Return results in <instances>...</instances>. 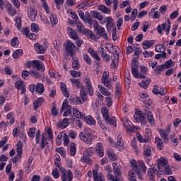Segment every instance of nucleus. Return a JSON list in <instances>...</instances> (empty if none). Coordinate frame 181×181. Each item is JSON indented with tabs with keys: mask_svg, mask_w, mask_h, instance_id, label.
I'll list each match as a JSON object with an SVG mask.
<instances>
[{
	"mask_svg": "<svg viewBox=\"0 0 181 181\" xmlns=\"http://www.w3.org/2000/svg\"><path fill=\"white\" fill-rule=\"evenodd\" d=\"M112 166L113 168V175L107 173V177L110 180L119 181L121 179V165L117 164V163H112Z\"/></svg>",
	"mask_w": 181,
	"mask_h": 181,
	"instance_id": "obj_1",
	"label": "nucleus"
},
{
	"mask_svg": "<svg viewBox=\"0 0 181 181\" xmlns=\"http://www.w3.org/2000/svg\"><path fill=\"white\" fill-rule=\"evenodd\" d=\"M129 163L131 165V167L132 168V170H134L135 172L138 170L142 169L144 173H146V166H145V163L144 161L140 160L137 162L136 160H131L129 161Z\"/></svg>",
	"mask_w": 181,
	"mask_h": 181,
	"instance_id": "obj_2",
	"label": "nucleus"
},
{
	"mask_svg": "<svg viewBox=\"0 0 181 181\" xmlns=\"http://www.w3.org/2000/svg\"><path fill=\"white\" fill-rule=\"evenodd\" d=\"M93 28L94 30H97V33L99 36H101L103 39H108V35L107 34V31H105V28L98 24V21H93Z\"/></svg>",
	"mask_w": 181,
	"mask_h": 181,
	"instance_id": "obj_3",
	"label": "nucleus"
},
{
	"mask_svg": "<svg viewBox=\"0 0 181 181\" xmlns=\"http://www.w3.org/2000/svg\"><path fill=\"white\" fill-rule=\"evenodd\" d=\"M61 172L62 181H71L73 180V172L71 170H66L63 167H59Z\"/></svg>",
	"mask_w": 181,
	"mask_h": 181,
	"instance_id": "obj_4",
	"label": "nucleus"
},
{
	"mask_svg": "<svg viewBox=\"0 0 181 181\" xmlns=\"http://www.w3.org/2000/svg\"><path fill=\"white\" fill-rule=\"evenodd\" d=\"M65 50L66 51L67 56L73 57L74 53H76V50H77V47H76V44L73 43L71 40H68L65 45Z\"/></svg>",
	"mask_w": 181,
	"mask_h": 181,
	"instance_id": "obj_5",
	"label": "nucleus"
},
{
	"mask_svg": "<svg viewBox=\"0 0 181 181\" xmlns=\"http://www.w3.org/2000/svg\"><path fill=\"white\" fill-rule=\"evenodd\" d=\"M84 84L85 87L88 93V95L90 97H93L94 95V88H93V84H91V80L88 77H85L84 78Z\"/></svg>",
	"mask_w": 181,
	"mask_h": 181,
	"instance_id": "obj_6",
	"label": "nucleus"
},
{
	"mask_svg": "<svg viewBox=\"0 0 181 181\" xmlns=\"http://www.w3.org/2000/svg\"><path fill=\"white\" fill-rule=\"evenodd\" d=\"M79 137L81 141H83V142H86V144H88V145L93 143V135L88 132H81Z\"/></svg>",
	"mask_w": 181,
	"mask_h": 181,
	"instance_id": "obj_7",
	"label": "nucleus"
},
{
	"mask_svg": "<svg viewBox=\"0 0 181 181\" xmlns=\"http://www.w3.org/2000/svg\"><path fill=\"white\" fill-rule=\"evenodd\" d=\"M112 146L113 147H115L116 149H118L120 152H122V151H124V141L122 140V136H121V134H119L117 136V142L113 143Z\"/></svg>",
	"mask_w": 181,
	"mask_h": 181,
	"instance_id": "obj_8",
	"label": "nucleus"
},
{
	"mask_svg": "<svg viewBox=\"0 0 181 181\" xmlns=\"http://www.w3.org/2000/svg\"><path fill=\"white\" fill-rule=\"evenodd\" d=\"M148 73V68L144 66H140V71L137 70V72L134 76L135 78H145L146 74Z\"/></svg>",
	"mask_w": 181,
	"mask_h": 181,
	"instance_id": "obj_9",
	"label": "nucleus"
},
{
	"mask_svg": "<svg viewBox=\"0 0 181 181\" xmlns=\"http://www.w3.org/2000/svg\"><path fill=\"white\" fill-rule=\"evenodd\" d=\"M109 77H110V75L107 74L106 71H104V74L101 78V83L104 84L105 87H107L109 90H112V85L111 84V82L110 81V80H108Z\"/></svg>",
	"mask_w": 181,
	"mask_h": 181,
	"instance_id": "obj_10",
	"label": "nucleus"
},
{
	"mask_svg": "<svg viewBox=\"0 0 181 181\" xmlns=\"http://www.w3.org/2000/svg\"><path fill=\"white\" fill-rule=\"evenodd\" d=\"M168 160L163 158H161L158 160L157 163V168L158 172H165V168L168 166Z\"/></svg>",
	"mask_w": 181,
	"mask_h": 181,
	"instance_id": "obj_11",
	"label": "nucleus"
},
{
	"mask_svg": "<svg viewBox=\"0 0 181 181\" xmlns=\"http://www.w3.org/2000/svg\"><path fill=\"white\" fill-rule=\"evenodd\" d=\"M134 118L136 122H141L143 125H146V120H145V116L142 115L141 111L136 112L134 115Z\"/></svg>",
	"mask_w": 181,
	"mask_h": 181,
	"instance_id": "obj_12",
	"label": "nucleus"
},
{
	"mask_svg": "<svg viewBox=\"0 0 181 181\" xmlns=\"http://www.w3.org/2000/svg\"><path fill=\"white\" fill-rule=\"evenodd\" d=\"M93 176L94 181H105V178L104 177V174L102 173H99L97 170H94L93 171Z\"/></svg>",
	"mask_w": 181,
	"mask_h": 181,
	"instance_id": "obj_13",
	"label": "nucleus"
},
{
	"mask_svg": "<svg viewBox=\"0 0 181 181\" xmlns=\"http://www.w3.org/2000/svg\"><path fill=\"white\" fill-rule=\"evenodd\" d=\"M112 47L114 52H115V54H113V57L112 59V64H114V66H116L118 64V59L119 58V55H118V53H117L118 50H119V47L117 46L114 47L113 45H112Z\"/></svg>",
	"mask_w": 181,
	"mask_h": 181,
	"instance_id": "obj_14",
	"label": "nucleus"
},
{
	"mask_svg": "<svg viewBox=\"0 0 181 181\" xmlns=\"http://www.w3.org/2000/svg\"><path fill=\"white\" fill-rule=\"evenodd\" d=\"M92 16L95 19H98L100 25H104L105 23V20H104V16L101 15L100 13H98L97 11H92Z\"/></svg>",
	"mask_w": 181,
	"mask_h": 181,
	"instance_id": "obj_15",
	"label": "nucleus"
},
{
	"mask_svg": "<svg viewBox=\"0 0 181 181\" xmlns=\"http://www.w3.org/2000/svg\"><path fill=\"white\" fill-rule=\"evenodd\" d=\"M82 33H83L86 37L91 39V40H97V35H95L94 33L88 28H86L84 32Z\"/></svg>",
	"mask_w": 181,
	"mask_h": 181,
	"instance_id": "obj_16",
	"label": "nucleus"
},
{
	"mask_svg": "<svg viewBox=\"0 0 181 181\" xmlns=\"http://www.w3.org/2000/svg\"><path fill=\"white\" fill-rule=\"evenodd\" d=\"M96 153L99 158H103L104 156V147L103 146V143H98L95 146Z\"/></svg>",
	"mask_w": 181,
	"mask_h": 181,
	"instance_id": "obj_17",
	"label": "nucleus"
},
{
	"mask_svg": "<svg viewBox=\"0 0 181 181\" xmlns=\"http://www.w3.org/2000/svg\"><path fill=\"white\" fill-rule=\"evenodd\" d=\"M67 33L71 39H73L74 40L78 39V34H77V32H76L74 29L71 28V27L67 28Z\"/></svg>",
	"mask_w": 181,
	"mask_h": 181,
	"instance_id": "obj_18",
	"label": "nucleus"
},
{
	"mask_svg": "<svg viewBox=\"0 0 181 181\" xmlns=\"http://www.w3.org/2000/svg\"><path fill=\"white\" fill-rule=\"evenodd\" d=\"M153 94L158 95L159 94L160 95H165V94H166V93H168V90L166 89V88L162 86L160 88H154L153 89Z\"/></svg>",
	"mask_w": 181,
	"mask_h": 181,
	"instance_id": "obj_19",
	"label": "nucleus"
},
{
	"mask_svg": "<svg viewBox=\"0 0 181 181\" xmlns=\"http://www.w3.org/2000/svg\"><path fill=\"white\" fill-rule=\"evenodd\" d=\"M33 69H36L38 71H45V70H46L45 64H43L40 60H35Z\"/></svg>",
	"mask_w": 181,
	"mask_h": 181,
	"instance_id": "obj_20",
	"label": "nucleus"
},
{
	"mask_svg": "<svg viewBox=\"0 0 181 181\" xmlns=\"http://www.w3.org/2000/svg\"><path fill=\"white\" fill-rule=\"evenodd\" d=\"M136 136L137 141H139L140 144H142L144 142L148 144V142H150L151 141V137H149V136H148L146 138H144V136H142V134L141 133H136Z\"/></svg>",
	"mask_w": 181,
	"mask_h": 181,
	"instance_id": "obj_21",
	"label": "nucleus"
},
{
	"mask_svg": "<svg viewBox=\"0 0 181 181\" xmlns=\"http://www.w3.org/2000/svg\"><path fill=\"white\" fill-rule=\"evenodd\" d=\"M106 153L110 160H112L113 162L117 160V155H115V153H114V150L112 148H108L106 151Z\"/></svg>",
	"mask_w": 181,
	"mask_h": 181,
	"instance_id": "obj_22",
	"label": "nucleus"
},
{
	"mask_svg": "<svg viewBox=\"0 0 181 181\" xmlns=\"http://www.w3.org/2000/svg\"><path fill=\"white\" fill-rule=\"evenodd\" d=\"M72 112H73L74 117H76V118L83 119L84 118V117H86V115H84V113L80 112V110H78V108L73 107Z\"/></svg>",
	"mask_w": 181,
	"mask_h": 181,
	"instance_id": "obj_23",
	"label": "nucleus"
},
{
	"mask_svg": "<svg viewBox=\"0 0 181 181\" xmlns=\"http://www.w3.org/2000/svg\"><path fill=\"white\" fill-rule=\"evenodd\" d=\"M160 135L162 139H163L165 144H168V142H169V132L165 129H160Z\"/></svg>",
	"mask_w": 181,
	"mask_h": 181,
	"instance_id": "obj_24",
	"label": "nucleus"
},
{
	"mask_svg": "<svg viewBox=\"0 0 181 181\" xmlns=\"http://www.w3.org/2000/svg\"><path fill=\"white\" fill-rule=\"evenodd\" d=\"M28 13V18H30V21H31L32 22H35V21H36V16H37V11L33 8H30Z\"/></svg>",
	"mask_w": 181,
	"mask_h": 181,
	"instance_id": "obj_25",
	"label": "nucleus"
},
{
	"mask_svg": "<svg viewBox=\"0 0 181 181\" xmlns=\"http://www.w3.org/2000/svg\"><path fill=\"white\" fill-rule=\"evenodd\" d=\"M155 44V41L153 40H144L142 42L143 49L144 50H146L148 49H151L152 47V45Z\"/></svg>",
	"mask_w": 181,
	"mask_h": 181,
	"instance_id": "obj_26",
	"label": "nucleus"
},
{
	"mask_svg": "<svg viewBox=\"0 0 181 181\" xmlns=\"http://www.w3.org/2000/svg\"><path fill=\"white\" fill-rule=\"evenodd\" d=\"M69 80L74 87H76L78 89L83 88V83H81V81L80 80L77 78H71Z\"/></svg>",
	"mask_w": 181,
	"mask_h": 181,
	"instance_id": "obj_27",
	"label": "nucleus"
},
{
	"mask_svg": "<svg viewBox=\"0 0 181 181\" xmlns=\"http://www.w3.org/2000/svg\"><path fill=\"white\" fill-rule=\"evenodd\" d=\"M81 104L87 101V92L86 91V87L83 86L80 90Z\"/></svg>",
	"mask_w": 181,
	"mask_h": 181,
	"instance_id": "obj_28",
	"label": "nucleus"
},
{
	"mask_svg": "<svg viewBox=\"0 0 181 181\" xmlns=\"http://www.w3.org/2000/svg\"><path fill=\"white\" fill-rule=\"evenodd\" d=\"M104 121L106 122V124L112 125V127H115V128L117 127V118H115V117L109 116V117L105 119Z\"/></svg>",
	"mask_w": 181,
	"mask_h": 181,
	"instance_id": "obj_29",
	"label": "nucleus"
},
{
	"mask_svg": "<svg viewBox=\"0 0 181 181\" xmlns=\"http://www.w3.org/2000/svg\"><path fill=\"white\" fill-rule=\"evenodd\" d=\"M88 52L90 54V56L93 57V59H95V60H97V62H100L101 60V58H100V56H98L97 51L94 50V49L89 48L88 49Z\"/></svg>",
	"mask_w": 181,
	"mask_h": 181,
	"instance_id": "obj_30",
	"label": "nucleus"
},
{
	"mask_svg": "<svg viewBox=\"0 0 181 181\" xmlns=\"http://www.w3.org/2000/svg\"><path fill=\"white\" fill-rule=\"evenodd\" d=\"M60 86H61V90L64 95L66 97V98H69V97H70V93H69V88H67V86H66V83L63 82L60 83Z\"/></svg>",
	"mask_w": 181,
	"mask_h": 181,
	"instance_id": "obj_31",
	"label": "nucleus"
},
{
	"mask_svg": "<svg viewBox=\"0 0 181 181\" xmlns=\"http://www.w3.org/2000/svg\"><path fill=\"white\" fill-rule=\"evenodd\" d=\"M83 119H85V122L88 124V125H95V124H97L95 119H93V116L91 115H88L86 117L84 116Z\"/></svg>",
	"mask_w": 181,
	"mask_h": 181,
	"instance_id": "obj_32",
	"label": "nucleus"
},
{
	"mask_svg": "<svg viewBox=\"0 0 181 181\" xmlns=\"http://www.w3.org/2000/svg\"><path fill=\"white\" fill-rule=\"evenodd\" d=\"M43 101H45V99L42 97L38 98L36 100H35L33 103L34 110H37V108H39V107L43 104Z\"/></svg>",
	"mask_w": 181,
	"mask_h": 181,
	"instance_id": "obj_33",
	"label": "nucleus"
},
{
	"mask_svg": "<svg viewBox=\"0 0 181 181\" xmlns=\"http://www.w3.org/2000/svg\"><path fill=\"white\" fill-rule=\"evenodd\" d=\"M98 88L103 95H105L106 97L111 95V93L109 92L108 89L105 88L103 85H98Z\"/></svg>",
	"mask_w": 181,
	"mask_h": 181,
	"instance_id": "obj_34",
	"label": "nucleus"
},
{
	"mask_svg": "<svg viewBox=\"0 0 181 181\" xmlns=\"http://www.w3.org/2000/svg\"><path fill=\"white\" fill-rule=\"evenodd\" d=\"M34 47L37 53L43 54L46 52V47L39 43L35 44Z\"/></svg>",
	"mask_w": 181,
	"mask_h": 181,
	"instance_id": "obj_35",
	"label": "nucleus"
},
{
	"mask_svg": "<svg viewBox=\"0 0 181 181\" xmlns=\"http://www.w3.org/2000/svg\"><path fill=\"white\" fill-rule=\"evenodd\" d=\"M35 91H37L40 94L45 93V85L42 83H38L35 85Z\"/></svg>",
	"mask_w": 181,
	"mask_h": 181,
	"instance_id": "obj_36",
	"label": "nucleus"
},
{
	"mask_svg": "<svg viewBox=\"0 0 181 181\" xmlns=\"http://www.w3.org/2000/svg\"><path fill=\"white\" fill-rule=\"evenodd\" d=\"M147 119L151 127H155V119L153 118V115L152 114V112H147Z\"/></svg>",
	"mask_w": 181,
	"mask_h": 181,
	"instance_id": "obj_37",
	"label": "nucleus"
},
{
	"mask_svg": "<svg viewBox=\"0 0 181 181\" xmlns=\"http://www.w3.org/2000/svg\"><path fill=\"white\" fill-rule=\"evenodd\" d=\"M101 114L103 117L104 120L107 119L110 116V111L108 110V108L107 107H103L101 108Z\"/></svg>",
	"mask_w": 181,
	"mask_h": 181,
	"instance_id": "obj_38",
	"label": "nucleus"
},
{
	"mask_svg": "<svg viewBox=\"0 0 181 181\" xmlns=\"http://www.w3.org/2000/svg\"><path fill=\"white\" fill-rule=\"evenodd\" d=\"M69 101L71 104H74V105H78L81 104V98H76L74 96H71L69 98Z\"/></svg>",
	"mask_w": 181,
	"mask_h": 181,
	"instance_id": "obj_39",
	"label": "nucleus"
},
{
	"mask_svg": "<svg viewBox=\"0 0 181 181\" xmlns=\"http://www.w3.org/2000/svg\"><path fill=\"white\" fill-rule=\"evenodd\" d=\"M135 170H129L128 172V180L129 181H136V176H135Z\"/></svg>",
	"mask_w": 181,
	"mask_h": 181,
	"instance_id": "obj_40",
	"label": "nucleus"
},
{
	"mask_svg": "<svg viewBox=\"0 0 181 181\" xmlns=\"http://www.w3.org/2000/svg\"><path fill=\"white\" fill-rule=\"evenodd\" d=\"M77 145L75 143H71L70 144V155L71 156H74L76 155V152H77Z\"/></svg>",
	"mask_w": 181,
	"mask_h": 181,
	"instance_id": "obj_41",
	"label": "nucleus"
},
{
	"mask_svg": "<svg viewBox=\"0 0 181 181\" xmlns=\"http://www.w3.org/2000/svg\"><path fill=\"white\" fill-rule=\"evenodd\" d=\"M15 86L17 90H21V88H23L25 87V83L23 81L21 80L20 78H17L15 83Z\"/></svg>",
	"mask_w": 181,
	"mask_h": 181,
	"instance_id": "obj_42",
	"label": "nucleus"
},
{
	"mask_svg": "<svg viewBox=\"0 0 181 181\" xmlns=\"http://www.w3.org/2000/svg\"><path fill=\"white\" fill-rule=\"evenodd\" d=\"M85 21H87L88 25L91 26V25H94V21H93V17L88 11L86 12Z\"/></svg>",
	"mask_w": 181,
	"mask_h": 181,
	"instance_id": "obj_43",
	"label": "nucleus"
},
{
	"mask_svg": "<svg viewBox=\"0 0 181 181\" xmlns=\"http://www.w3.org/2000/svg\"><path fill=\"white\" fill-rule=\"evenodd\" d=\"M165 70H166L165 68V65L161 64L156 66L154 72L156 73V74H160L162 71H165Z\"/></svg>",
	"mask_w": 181,
	"mask_h": 181,
	"instance_id": "obj_44",
	"label": "nucleus"
},
{
	"mask_svg": "<svg viewBox=\"0 0 181 181\" xmlns=\"http://www.w3.org/2000/svg\"><path fill=\"white\" fill-rule=\"evenodd\" d=\"M49 19L51 21L52 26H56L57 25L59 20L57 19V16H54V14L49 15Z\"/></svg>",
	"mask_w": 181,
	"mask_h": 181,
	"instance_id": "obj_45",
	"label": "nucleus"
},
{
	"mask_svg": "<svg viewBox=\"0 0 181 181\" xmlns=\"http://www.w3.org/2000/svg\"><path fill=\"white\" fill-rule=\"evenodd\" d=\"M155 140L156 144L157 145V148L160 149V151H162V149H163V141L159 137H156Z\"/></svg>",
	"mask_w": 181,
	"mask_h": 181,
	"instance_id": "obj_46",
	"label": "nucleus"
},
{
	"mask_svg": "<svg viewBox=\"0 0 181 181\" xmlns=\"http://www.w3.org/2000/svg\"><path fill=\"white\" fill-rule=\"evenodd\" d=\"M98 11H100V12H103V13H110L111 12V10L108 8V7L101 5L98 6Z\"/></svg>",
	"mask_w": 181,
	"mask_h": 181,
	"instance_id": "obj_47",
	"label": "nucleus"
},
{
	"mask_svg": "<svg viewBox=\"0 0 181 181\" xmlns=\"http://www.w3.org/2000/svg\"><path fill=\"white\" fill-rule=\"evenodd\" d=\"M98 124L103 131H107V129H108V127H107V124H105L104 120H101L100 117L98 119Z\"/></svg>",
	"mask_w": 181,
	"mask_h": 181,
	"instance_id": "obj_48",
	"label": "nucleus"
},
{
	"mask_svg": "<svg viewBox=\"0 0 181 181\" xmlns=\"http://www.w3.org/2000/svg\"><path fill=\"white\" fill-rule=\"evenodd\" d=\"M23 54V50L22 49H16L13 53V59H19L21 56Z\"/></svg>",
	"mask_w": 181,
	"mask_h": 181,
	"instance_id": "obj_49",
	"label": "nucleus"
},
{
	"mask_svg": "<svg viewBox=\"0 0 181 181\" xmlns=\"http://www.w3.org/2000/svg\"><path fill=\"white\" fill-rule=\"evenodd\" d=\"M76 26L81 33H83L84 30L86 29V28H84V25H83L81 22H76Z\"/></svg>",
	"mask_w": 181,
	"mask_h": 181,
	"instance_id": "obj_50",
	"label": "nucleus"
},
{
	"mask_svg": "<svg viewBox=\"0 0 181 181\" xmlns=\"http://www.w3.org/2000/svg\"><path fill=\"white\" fill-rule=\"evenodd\" d=\"M105 21L106 22L107 29H111L112 28V18L111 17H107Z\"/></svg>",
	"mask_w": 181,
	"mask_h": 181,
	"instance_id": "obj_51",
	"label": "nucleus"
},
{
	"mask_svg": "<svg viewBox=\"0 0 181 181\" xmlns=\"http://www.w3.org/2000/svg\"><path fill=\"white\" fill-rule=\"evenodd\" d=\"M156 52H165V50H166V47H165L162 44H158L156 46Z\"/></svg>",
	"mask_w": 181,
	"mask_h": 181,
	"instance_id": "obj_52",
	"label": "nucleus"
},
{
	"mask_svg": "<svg viewBox=\"0 0 181 181\" xmlns=\"http://www.w3.org/2000/svg\"><path fill=\"white\" fill-rule=\"evenodd\" d=\"M7 9L8 10V13L11 16H15V15H16V9L12 8V5L8 4L7 6Z\"/></svg>",
	"mask_w": 181,
	"mask_h": 181,
	"instance_id": "obj_53",
	"label": "nucleus"
},
{
	"mask_svg": "<svg viewBox=\"0 0 181 181\" xmlns=\"http://www.w3.org/2000/svg\"><path fill=\"white\" fill-rule=\"evenodd\" d=\"M155 170H153V168L148 169V175L151 180H153V179H155Z\"/></svg>",
	"mask_w": 181,
	"mask_h": 181,
	"instance_id": "obj_54",
	"label": "nucleus"
},
{
	"mask_svg": "<svg viewBox=\"0 0 181 181\" xmlns=\"http://www.w3.org/2000/svg\"><path fill=\"white\" fill-rule=\"evenodd\" d=\"M160 173H163V175H172L173 171L170 165H167V167L164 168V171H162Z\"/></svg>",
	"mask_w": 181,
	"mask_h": 181,
	"instance_id": "obj_55",
	"label": "nucleus"
},
{
	"mask_svg": "<svg viewBox=\"0 0 181 181\" xmlns=\"http://www.w3.org/2000/svg\"><path fill=\"white\" fill-rule=\"evenodd\" d=\"M144 155L149 158L151 156V146H146L144 150Z\"/></svg>",
	"mask_w": 181,
	"mask_h": 181,
	"instance_id": "obj_56",
	"label": "nucleus"
},
{
	"mask_svg": "<svg viewBox=\"0 0 181 181\" xmlns=\"http://www.w3.org/2000/svg\"><path fill=\"white\" fill-rule=\"evenodd\" d=\"M138 72V63H132V73L133 76Z\"/></svg>",
	"mask_w": 181,
	"mask_h": 181,
	"instance_id": "obj_57",
	"label": "nucleus"
},
{
	"mask_svg": "<svg viewBox=\"0 0 181 181\" xmlns=\"http://www.w3.org/2000/svg\"><path fill=\"white\" fill-rule=\"evenodd\" d=\"M12 47H18L19 46V40L18 37H14L11 42Z\"/></svg>",
	"mask_w": 181,
	"mask_h": 181,
	"instance_id": "obj_58",
	"label": "nucleus"
},
{
	"mask_svg": "<svg viewBox=\"0 0 181 181\" xmlns=\"http://www.w3.org/2000/svg\"><path fill=\"white\" fill-rule=\"evenodd\" d=\"M6 118L10 119V124H15V118L13 117V112H11L6 115Z\"/></svg>",
	"mask_w": 181,
	"mask_h": 181,
	"instance_id": "obj_59",
	"label": "nucleus"
},
{
	"mask_svg": "<svg viewBox=\"0 0 181 181\" xmlns=\"http://www.w3.org/2000/svg\"><path fill=\"white\" fill-rule=\"evenodd\" d=\"M30 76L34 78H40L41 77L40 73L37 71H30Z\"/></svg>",
	"mask_w": 181,
	"mask_h": 181,
	"instance_id": "obj_60",
	"label": "nucleus"
},
{
	"mask_svg": "<svg viewBox=\"0 0 181 181\" xmlns=\"http://www.w3.org/2000/svg\"><path fill=\"white\" fill-rule=\"evenodd\" d=\"M23 144L22 143V141H19L17 143L16 145V153H22V146H23Z\"/></svg>",
	"mask_w": 181,
	"mask_h": 181,
	"instance_id": "obj_61",
	"label": "nucleus"
},
{
	"mask_svg": "<svg viewBox=\"0 0 181 181\" xmlns=\"http://www.w3.org/2000/svg\"><path fill=\"white\" fill-rule=\"evenodd\" d=\"M83 156L86 158H90V156H93V151L91 148H88L84 151Z\"/></svg>",
	"mask_w": 181,
	"mask_h": 181,
	"instance_id": "obj_62",
	"label": "nucleus"
},
{
	"mask_svg": "<svg viewBox=\"0 0 181 181\" xmlns=\"http://www.w3.org/2000/svg\"><path fill=\"white\" fill-rule=\"evenodd\" d=\"M31 30H32V32L37 33V32H39V25L35 23H31Z\"/></svg>",
	"mask_w": 181,
	"mask_h": 181,
	"instance_id": "obj_63",
	"label": "nucleus"
},
{
	"mask_svg": "<svg viewBox=\"0 0 181 181\" xmlns=\"http://www.w3.org/2000/svg\"><path fill=\"white\" fill-rule=\"evenodd\" d=\"M140 87L142 88H147L149 86V81L142 80L139 84Z\"/></svg>",
	"mask_w": 181,
	"mask_h": 181,
	"instance_id": "obj_64",
	"label": "nucleus"
}]
</instances>
